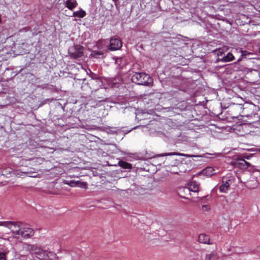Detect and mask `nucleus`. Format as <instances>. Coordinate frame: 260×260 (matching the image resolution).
I'll list each match as a JSON object with an SVG mask.
<instances>
[{
  "instance_id": "nucleus-28",
  "label": "nucleus",
  "mask_w": 260,
  "mask_h": 260,
  "mask_svg": "<svg viewBox=\"0 0 260 260\" xmlns=\"http://www.w3.org/2000/svg\"><path fill=\"white\" fill-rule=\"evenodd\" d=\"M29 176L32 177H36V175H32V176Z\"/></svg>"
},
{
  "instance_id": "nucleus-22",
  "label": "nucleus",
  "mask_w": 260,
  "mask_h": 260,
  "mask_svg": "<svg viewBox=\"0 0 260 260\" xmlns=\"http://www.w3.org/2000/svg\"><path fill=\"white\" fill-rule=\"evenodd\" d=\"M118 165L120 167L126 169H131L132 167V166L131 164L123 161H119L118 162Z\"/></svg>"
},
{
  "instance_id": "nucleus-3",
  "label": "nucleus",
  "mask_w": 260,
  "mask_h": 260,
  "mask_svg": "<svg viewBox=\"0 0 260 260\" xmlns=\"http://www.w3.org/2000/svg\"><path fill=\"white\" fill-rule=\"evenodd\" d=\"M254 108V105L251 104H232L230 109L232 112L234 114H239L240 116L242 117V115H244V111H246L247 110H251Z\"/></svg>"
},
{
  "instance_id": "nucleus-11",
  "label": "nucleus",
  "mask_w": 260,
  "mask_h": 260,
  "mask_svg": "<svg viewBox=\"0 0 260 260\" xmlns=\"http://www.w3.org/2000/svg\"><path fill=\"white\" fill-rule=\"evenodd\" d=\"M215 173L214 169L212 167H207L198 173V175L200 176H205L206 177H211Z\"/></svg>"
},
{
  "instance_id": "nucleus-20",
  "label": "nucleus",
  "mask_w": 260,
  "mask_h": 260,
  "mask_svg": "<svg viewBox=\"0 0 260 260\" xmlns=\"http://www.w3.org/2000/svg\"><path fill=\"white\" fill-rule=\"evenodd\" d=\"M35 245H30L27 243H24L22 245L23 250L31 252L32 254L35 250Z\"/></svg>"
},
{
  "instance_id": "nucleus-23",
  "label": "nucleus",
  "mask_w": 260,
  "mask_h": 260,
  "mask_svg": "<svg viewBox=\"0 0 260 260\" xmlns=\"http://www.w3.org/2000/svg\"><path fill=\"white\" fill-rule=\"evenodd\" d=\"M82 55H83V52L82 51H79L77 53H75L73 54L74 57H75V58L80 57L82 56Z\"/></svg>"
},
{
  "instance_id": "nucleus-18",
  "label": "nucleus",
  "mask_w": 260,
  "mask_h": 260,
  "mask_svg": "<svg viewBox=\"0 0 260 260\" xmlns=\"http://www.w3.org/2000/svg\"><path fill=\"white\" fill-rule=\"evenodd\" d=\"M205 259L206 260H218L219 257L217 256V252L213 251L206 255Z\"/></svg>"
},
{
  "instance_id": "nucleus-25",
  "label": "nucleus",
  "mask_w": 260,
  "mask_h": 260,
  "mask_svg": "<svg viewBox=\"0 0 260 260\" xmlns=\"http://www.w3.org/2000/svg\"><path fill=\"white\" fill-rule=\"evenodd\" d=\"M202 209L204 211H208L210 210V207L209 205H204L202 206Z\"/></svg>"
},
{
  "instance_id": "nucleus-6",
  "label": "nucleus",
  "mask_w": 260,
  "mask_h": 260,
  "mask_svg": "<svg viewBox=\"0 0 260 260\" xmlns=\"http://www.w3.org/2000/svg\"><path fill=\"white\" fill-rule=\"evenodd\" d=\"M122 45V42L119 38L113 37L110 39V45L107 48L111 51L118 50L121 48Z\"/></svg>"
},
{
  "instance_id": "nucleus-16",
  "label": "nucleus",
  "mask_w": 260,
  "mask_h": 260,
  "mask_svg": "<svg viewBox=\"0 0 260 260\" xmlns=\"http://www.w3.org/2000/svg\"><path fill=\"white\" fill-rule=\"evenodd\" d=\"M234 59V56L231 53H228L226 56H223L220 59H218V61H220L222 62H227L233 61Z\"/></svg>"
},
{
  "instance_id": "nucleus-19",
  "label": "nucleus",
  "mask_w": 260,
  "mask_h": 260,
  "mask_svg": "<svg viewBox=\"0 0 260 260\" xmlns=\"http://www.w3.org/2000/svg\"><path fill=\"white\" fill-rule=\"evenodd\" d=\"M91 84L92 85L93 89L97 90L99 87H102V81L99 79H93Z\"/></svg>"
},
{
  "instance_id": "nucleus-17",
  "label": "nucleus",
  "mask_w": 260,
  "mask_h": 260,
  "mask_svg": "<svg viewBox=\"0 0 260 260\" xmlns=\"http://www.w3.org/2000/svg\"><path fill=\"white\" fill-rule=\"evenodd\" d=\"M198 241L202 243L209 244L210 239L208 235L201 234L198 237Z\"/></svg>"
},
{
  "instance_id": "nucleus-30",
  "label": "nucleus",
  "mask_w": 260,
  "mask_h": 260,
  "mask_svg": "<svg viewBox=\"0 0 260 260\" xmlns=\"http://www.w3.org/2000/svg\"><path fill=\"white\" fill-rule=\"evenodd\" d=\"M69 177L70 178H72V177H73L74 176H73L70 175V176H69Z\"/></svg>"
},
{
  "instance_id": "nucleus-10",
  "label": "nucleus",
  "mask_w": 260,
  "mask_h": 260,
  "mask_svg": "<svg viewBox=\"0 0 260 260\" xmlns=\"http://www.w3.org/2000/svg\"><path fill=\"white\" fill-rule=\"evenodd\" d=\"M20 233L19 234V236H21L24 238H28L33 235L34 231L31 228L25 227L21 229Z\"/></svg>"
},
{
  "instance_id": "nucleus-26",
  "label": "nucleus",
  "mask_w": 260,
  "mask_h": 260,
  "mask_svg": "<svg viewBox=\"0 0 260 260\" xmlns=\"http://www.w3.org/2000/svg\"><path fill=\"white\" fill-rule=\"evenodd\" d=\"M27 173V172H23V171H19V170H17L15 172L16 175L20 176V177L22 176L23 174H25Z\"/></svg>"
},
{
  "instance_id": "nucleus-21",
  "label": "nucleus",
  "mask_w": 260,
  "mask_h": 260,
  "mask_svg": "<svg viewBox=\"0 0 260 260\" xmlns=\"http://www.w3.org/2000/svg\"><path fill=\"white\" fill-rule=\"evenodd\" d=\"M86 15V12L81 9L79 11L74 12L72 16L76 17L78 18H83Z\"/></svg>"
},
{
  "instance_id": "nucleus-24",
  "label": "nucleus",
  "mask_w": 260,
  "mask_h": 260,
  "mask_svg": "<svg viewBox=\"0 0 260 260\" xmlns=\"http://www.w3.org/2000/svg\"><path fill=\"white\" fill-rule=\"evenodd\" d=\"M214 52L217 56L222 55L224 53L223 50L222 49H219L217 50H215Z\"/></svg>"
},
{
  "instance_id": "nucleus-31",
  "label": "nucleus",
  "mask_w": 260,
  "mask_h": 260,
  "mask_svg": "<svg viewBox=\"0 0 260 260\" xmlns=\"http://www.w3.org/2000/svg\"><path fill=\"white\" fill-rule=\"evenodd\" d=\"M240 60H241V59H240V58H239V59L238 60V61H237L238 62V61H240Z\"/></svg>"
},
{
  "instance_id": "nucleus-27",
  "label": "nucleus",
  "mask_w": 260,
  "mask_h": 260,
  "mask_svg": "<svg viewBox=\"0 0 260 260\" xmlns=\"http://www.w3.org/2000/svg\"><path fill=\"white\" fill-rule=\"evenodd\" d=\"M0 260H6V254L4 252L0 253Z\"/></svg>"
},
{
  "instance_id": "nucleus-4",
  "label": "nucleus",
  "mask_w": 260,
  "mask_h": 260,
  "mask_svg": "<svg viewBox=\"0 0 260 260\" xmlns=\"http://www.w3.org/2000/svg\"><path fill=\"white\" fill-rule=\"evenodd\" d=\"M32 254L37 258L42 260L53 259L55 257V254L54 253L43 250L36 246Z\"/></svg>"
},
{
  "instance_id": "nucleus-5",
  "label": "nucleus",
  "mask_w": 260,
  "mask_h": 260,
  "mask_svg": "<svg viewBox=\"0 0 260 260\" xmlns=\"http://www.w3.org/2000/svg\"><path fill=\"white\" fill-rule=\"evenodd\" d=\"M0 225L9 228L16 236H19L21 229L20 225L16 222L12 221L0 222Z\"/></svg>"
},
{
  "instance_id": "nucleus-14",
  "label": "nucleus",
  "mask_w": 260,
  "mask_h": 260,
  "mask_svg": "<svg viewBox=\"0 0 260 260\" xmlns=\"http://www.w3.org/2000/svg\"><path fill=\"white\" fill-rule=\"evenodd\" d=\"M64 6L70 10H73L78 6V3L76 0H67L64 3Z\"/></svg>"
},
{
  "instance_id": "nucleus-7",
  "label": "nucleus",
  "mask_w": 260,
  "mask_h": 260,
  "mask_svg": "<svg viewBox=\"0 0 260 260\" xmlns=\"http://www.w3.org/2000/svg\"><path fill=\"white\" fill-rule=\"evenodd\" d=\"M66 184H67L71 187H79L81 188L86 189L87 188V183L86 182H82L81 181H66L64 182Z\"/></svg>"
},
{
  "instance_id": "nucleus-15",
  "label": "nucleus",
  "mask_w": 260,
  "mask_h": 260,
  "mask_svg": "<svg viewBox=\"0 0 260 260\" xmlns=\"http://www.w3.org/2000/svg\"><path fill=\"white\" fill-rule=\"evenodd\" d=\"M238 166L242 169H245L250 166V164L244 159H239L237 162Z\"/></svg>"
},
{
  "instance_id": "nucleus-9",
  "label": "nucleus",
  "mask_w": 260,
  "mask_h": 260,
  "mask_svg": "<svg viewBox=\"0 0 260 260\" xmlns=\"http://www.w3.org/2000/svg\"><path fill=\"white\" fill-rule=\"evenodd\" d=\"M172 155L182 156H185L186 157H199V155L184 154V153H178V152H171V153H161V154H158L157 155V156L158 157H162V156H172Z\"/></svg>"
},
{
  "instance_id": "nucleus-1",
  "label": "nucleus",
  "mask_w": 260,
  "mask_h": 260,
  "mask_svg": "<svg viewBox=\"0 0 260 260\" xmlns=\"http://www.w3.org/2000/svg\"><path fill=\"white\" fill-rule=\"evenodd\" d=\"M253 109L251 110H247L246 111H244V115H242V120L243 123L242 124L239 125V129L243 128L246 127V124H254L258 123L260 121V115L257 113H252L249 114Z\"/></svg>"
},
{
  "instance_id": "nucleus-12",
  "label": "nucleus",
  "mask_w": 260,
  "mask_h": 260,
  "mask_svg": "<svg viewBox=\"0 0 260 260\" xmlns=\"http://www.w3.org/2000/svg\"><path fill=\"white\" fill-rule=\"evenodd\" d=\"M231 180L227 178H223L222 184L219 187L220 191L221 192H226L228 190L230 185L231 184Z\"/></svg>"
},
{
  "instance_id": "nucleus-8",
  "label": "nucleus",
  "mask_w": 260,
  "mask_h": 260,
  "mask_svg": "<svg viewBox=\"0 0 260 260\" xmlns=\"http://www.w3.org/2000/svg\"><path fill=\"white\" fill-rule=\"evenodd\" d=\"M200 184L195 181H191L187 184V187L184 189L194 192H198L199 190Z\"/></svg>"
},
{
  "instance_id": "nucleus-13",
  "label": "nucleus",
  "mask_w": 260,
  "mask_h": 260,
  "mask_svg": "<svg viewBox=\"0 0 260 260\" xmlns=\"http://www.w3.org/2000/svg\"><path fill=\"white\" fill-rule=\"evenodd\" d=\"M258 183L254 177L250 178L248 180L245 184V186L249 189H254L257 187Z\"/></svg>"
},
{
  "instance_id": "nucleus-29",
  "label": "nucleus",
  "mask_w": 260,
  "mask_h": 260,
  "mask_svg": "<svg viewBox=\"0 0 260 260\" xmlns=\"http://www.w3.org/2000/svg\"><path fill=\"white\" fill-rule=\"evenodd\" d=\"M2 22V19H1V16L0 15V23H1Z\"/></svg>"
},
{
  "instance_id": "nucleus-2",
  "label": "nucleus",
  "mask_w": 260,
  "mask_h": 260,
  "mask_svg": "<svg viewBox=\"0 0 260 260\" xmlns=\"http://www.w3.org/2000/svg\"><path fill=\"white\" fill-rule=\"evenodd\" d=\"M133 82L139 85L152 86L153 79L148 74L144 73H134L131 77Z\"/></svg>"
}]
</instances>
